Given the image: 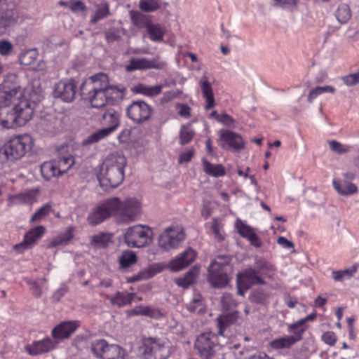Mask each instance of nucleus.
Here are the masks:
<instances>
[{"instance_id": "4c0bfd02", "label": "nucleus", "mask_w": 359, "mask_h": 359, "mask_svg": "<svg viewBox=\"0 0 359 359\" xmlns=\"http://www.w3.org/2000/svg\"><path fill=\"white\" fill-rule=\"evenodd\" d=\"M302 320H299L294 323L290 324L287 327L288 332L292 334V335H289V337L294 338L295 343L302 339L303 334L306 330V327L305 325L302 324Z\"/></svg>"}, {"instance_id": "79ce46f5", "label": "nucleus", "mask_w": 359, "mask_h": 359, "mask_svg": "<svg viewBox=\"0 0 359 359\" xmlns=\"http://www.w3.org/2000/svg\"><path fill=\"white\" fill-rule=\"evenodd\" d=\"M336 18L341 24L346 23L351 17L349 6L346 4H340L336 11Z\"/></svg>"}, {"instance_id": "9b49d317", "label": "nucleus", "mask_w": 359, "mask_h": 359, "mask_svg": "<svg viewBox=\"0 0 359 359\" xmlns=\"http://www.w3.org/2000/svg\"><path fill=\"white\" fill-rule=\"evenodd\" d=\"M264 283V278L259 274V271L255 267L246 268L237 276L238 293L240 295H243L244 294L242 289L248 290L251 285H263Z\"/></svg>"}, {"instance_id": "f8f14e48", "label": "nucleus", "mask_w": 359, "mask_h": 359, "mask_svg": "<svg viewBox=\"0 0 359 359\" xmlns=\"http://www.w3.org/2000/svg\"><path fill=\"white\" fill-rule=\"evenodd\" d=\"M219 146L226 150L240 151L245 147V142L241 135L229 130L222 129L218 133Z\"/></svg>"}, {"instance_id": "c03bdc74", "label": "nucleus", "mask_w": 359, "mask_h": 359, "mask_svg": "<svg viewBox=\"0 0 359 359\" xmlns=\"http://www.w3.org/2000/svg\"><path fill=\"white\" fill-rule=\"evenodd\" d=\"M133 313L137 316H144L151 318H158L160 311L154 308L147 306H140L132 311Z\"/></svg>"}, {"instance_id": "bf43d9fd", "label": "nucleus", "mask_w": 359, "mask_h": 359, "mask_svg": "<svg viewBox=\"0 0 359 359\" xmlns=\"http://www.w3.org/2000/svg\"><path fill=\"white\" fill-rule=\"evenodd\" d=\"M266 294L263 291L255 290L252 293L250 299L254 302L262 303L266 299Z\"/></svg>"}, {"instance_id": "8fccbe9b", "label": "nucleus", "mask_w": 359, "mask_h": 359, "mask_svg": "<svg viewBox=\"0 0 359 359\" xmlns=\"http://www.w3.org/2000/svg\"><path fill=\"white\" fill-rule=\"evenodd\" d=\"M194 137V132L189 126H183L180 130V142L181 144L189 143Z\"/></svg>"}, {"instance_id": "a211bd4d", "label": "nucleus", "mask_w": 359, "mask_h": 359, "mask_svg": "<svg viewBox=\"0 0 359 359\" xmlns=\"http://www.w3.org/2000/svg\"><path fill=\"white\" fill-rule=\"evenodd\" d=\"M57 343L49 337L34 341L26 346V351L31 355L47 353L56 346Z\"/></svg>"}, {"instance_id": "473e14b6", "label": "nucleus", "mask_w": 359, "mask_h": 359, "mask_svg": "<svg viewBox=\"0 0 359 359\" xmlns=\"http://www.w3.org/2000/svg\"><path fill=\"white\" fill-rule=\"evenodd\" d=\"M295 344L294 338L289 337V335H284L271 341L269 346L273 349L280 350L290 348Z\"/></svg>"}, {"instance_id": "58836bf2", "label": "nucleus", "mask_w": 359, "mask_h": 359, "mask_svg": "<svg viewBox=\"0 0 359 359\" xmlns=\"http://www.w3.org/2000/svg\"><path fill=\"white\" fill-rule=\"evenodd\" d=\"M111 233L100 232L91 237L90 243L95 248H106L111 242Z\"/></svg>"}, {"instance_id": "6ab92c4d", "label": "nucleus", "mask_w": 359, "mask_h": 359, "mask_svg": "<svg viewBox=\"0 0 359 359\" xmlns=\"http://www.w3.org/2000/svg\"><path fill=\"white\" fill-rule=\"evenodd\" d=\"M236 227L238 233L242 237L246 238L252 245L255 248L262 247V242L260 238L254 231L252 227L243 222L241 219L236 220Z\"/></svg>"}, {"instance_id": "4be33fe9", "label": "nucleus", "mask_w": 359, "mask_h": 359, "mask_svg": "<svg viewBox=\"0 0 359 359\" xmlns=\"http://www.w3.org/2000/svg\"><path fill=\"white\" fill-rule=\"evenodd\" d=\"M39 195V190L29 189L18 194L13 195L8 198V205L32 204L36 201Z\"/></svg>"}, {"instance_id": "e2e57ef3", "label": "nucleus", "mask_w": 359, "mask_h": 359, "mask_svg": "<svg viewBox=\"0 0 359 359\" xmlns=\"http://www.w3.org/2000/svg\"><path fill=\"white\" fill-rule=\"evenodd\" d=\"M194 156V151L191 150L187 151L182 153L179 157V163L189 162Z\"/></svg>"}, {"instance_id": "4d7b16f0", "label": "nucleus", "mask_w": 359, "mask_h": 359, "mask_svg": "<svg viewBox=\"0 0 359 359\" xmlns=\"http://www.w3.org/2000/svg\"><path fill=\"white\" fill-rule=\"evenodd\" d=\"M322 340L329 346H334L337 341V336L334 332L327 331L323 334Z\"/></svg>"}, {"instance_id": "423d86ee", "label": "nucleus", "mask_w": 359, "mask_h": 359, "mask_svg": "<svg viewBox=\"0 0 359 359\" xmlns=\"http://www.w3.org/2000/svg\"><path fill=\"white\" fill-rule=\"evenodd\" d=\"M32 146L29 135H22L11 139L0 149V160L14 161L25 156Z\"/></svg>"}, {"instance_id": "680f3d73", "label": "nucleus", "mask_w": 359, "mask_h": 359, "mask_svg": "<svg viewBox=\"0 0 359 359\" xmlns=\"http://www.w3.org/2000/svg\"><path fill=\"white\" fill-rule=\"evenodd\" d=\"M218 121L228 127H230L235 123V120L227 114H220L218 117Z\"/></svg>"}, {"instance_id": "a18cd8bd", "label": "nucleus", "mask_w": 359, "mask_h": 359, "mask_svg": "<svg viewBox=\"0 0 359 359\" xmlns=\"http://www.w3.org/2000/svg\"><path fill=\"white\" fill-rule=\"evenodd\" d=\"M52 210L51 205L49 203H46L32 216L30 223L39 222L45 217L48 216Z\"/></svg>"}, {"instance_id": "393cba45", "label": "nucleus", "mask_w": 359, "mask_h": 359, "mask_svg": "<svg viewBox=\"0 0 359 359\" xmlns=\"http://www.w3.org/2000/svg\"><path fill=\"white\" fill-rule=\"evenodd\" d=\"M162 85L148 86L144 83H137L131 88V91L135 94H141L148 97H154L161 93Z\"/></svg>"}, {"instance_id": "2f4dec72", "label": "nucleus", "mask_w": 359, "mask_h": 359, "mask_svg": "<svg viewBox=\"0 0 359 359\" xmlns=\"http://www.w3.org/2000/svg\"><path fill=\"white\" fill-rule=\"evenodd\" d=\"M199 273V269L194 267L187 271L184 276L175 279V283L183 288L189 287L193 284Z\"/></svg>"}, {"instance_id": "774afa93", "label": "nucleus", "mask_w": 359, "mask_h": 359, "mask_svg": "<svg viewBox=\"0 0 359 359\" xmlns=\"http://www.w3.org/2000/svg\"><path fill=\"white\" fill-rule=\"evenodd\" d=\"M248 359H273L268 355L265 352L257 351L251 355Z\"/></svg>"}, {"instance_id": "0e129e2a", "label": "nucleus", "mask_w": 359, "mask_h": 359, "mask_svg": "<svg viewBox=\"0 0 359 359\" xmlns=\"http://www.w3.org/2000/svg\"><path fill=\"white\" fill-rule=\"evenodd\" d=\"M277 243L285 249H290L294 248V244L283 236H279Z\"/></svg>"}, {"instance_id": "4468645a", "label": "nucleus", "mask_w": 359, "mask_h": 359, "mask_svg": "<svg viewBox=\"0 0 359 359\" xmlns=\"http://www.w3.org/2000/svg\"><path fill=\"white\" fill-rule=\"evenodd\" d=\"M165 66V62L158 60V58L149 60L145 57H132L126 66V70L130 72L150 69H162Z\"/></svg>"}, {"instance_id": "3c124183", "label": "nucleus", "mask_w": 359, "mask_h": 359, "mask_svg": "<svg viewBox=\"0 0 359 359\" xmlns=\"http://www.w3.org/2000/svg\"><path fill=\"white\" fill-rule=\"evenodd\" d=\"M297 0H274V6L283 9L293 11L297 6Z\"/></svg>"}, {"instance_id": "39448f33", "label": "nucleus", "mask_w": 359, "mask_h": 359, "mask_svg": "<svg viewBox=\"0 0 359 359\" xmlns=\"http://www.w3.org/2000/svg\"><path fill=\"white\" fill-rule=\"evenodd\" d=\"M126 163V158L121 154L113 153L108 155L97 175L100 186L107 189L121 184L124 179V168Z\"/></svg>"}, {"instance_id": "f257e3e1", "label": "nucleus", "mask_w": 359, "mask_h": 359, "mask_svg": "<svg viewBox=\"0 0 359 359\" xmlns=\"http://www.w3.org/2000/svg\"><path fill=\"white\" fill-rule=\"evenodd\" d=\"M35 103L27 98L23 90L13 86L0 93V125L13 128L27 123L34 114Z\"/></svg>"}, {"instance_id": "e433bc0d", "label": "nucleus", "mask_w": 359, "mask_h": 359, "mask_svg": "<svg viewBox=\"0 0 359 359\" xmlns=\"http://www.w3.org/2000/svg\"><path fill=\"white\" fill-rule=\"evenodd\" d=\"M149 38L154 42H160L163 40L165 30L159 25L148 23L146 26Z\"/></svg>"}, {"instance_id": "9d476101", "label": "nucleus", "mask_w": 359, "mask_h": 359, "mask_svg": "<svg viewBox=\"0 0 359 359\" xmlns=\"http://www.w3.org/2000/svg\"><path fill=\"white\" fill-rule=\"evenodd\" d=\"M152 113V107L142 100L133 101L126 108L127 117L136 124L148 121Z\"/></svg>"}, {"instance_id": "72a5a7b5", "label": "nucleus", "mask_w": 359, "mask_h": 359, "mask_svg": "<svg viewBox=\"0 0 359 359\" xmlns=\"http://www.w3.org/2000/svg\"><path fill=\"white\" fill-rule=\"evenodd\" d=\"M110 346L111 344L104 339H95L91 344V351L97 358L104 359Z\"/></svg>"}, {"instance_id": "f03ea898", "label": "nucleus", "mask_w": 359, "mask_h": 359, "mask_svg": "<svg viewBox=\"0 0 359 359\" xmlns=\"http://www.w3.org/2000/svg\"><path fill=\"white\" fill-rule=\"evenodd\" d=\"M141 210L140 201L135 198L121 201L117 197H112L97 205L88 215L87 221L93 226L101 224L111 216L124 222L133 221L140 214Z\"/></svg>"}, {"instance_id": "c9c22d12", "label": "nucleus", "mask_w": 359, "mask_h": 359, "mask_svg": "<svg viewBox=\"0 0 359 359\" xmlns=\"http://www.w3.org/2000/svg\"><path fill=\"white\" fill-rule=\"evenodd\" d=\"M110 14L109 4L106 1H102L96 6L95 13L93 15L90 23L96 24L98 21L106 18Z\"/></svg>"}, {"instance_id": "69168bd1", "label": "nucleus", "mask_w": 359, "mask_h": 359, "mask_svg": "<svg viewBox=\"0 0 359 359\" xmlns=\"http://www.w3.org/2000/svg\"><path fill=\"white\" fill-rule=\"evenodd\" d=\"M73 227L69 226L67 228L66 231L60 235L62 238H63V241H65V244H67L74 237L73 234Z\"/></svg>"}, {"instance_id": "338daca9", "label": "nucleus", "mask_w": 359, "mask_h": 359, "mask_svg": "<svg viewBox=\"0 0 359 359\" xmlns=\"http://www.w3.org/2000/svg\"><path fill=\"white\" fill-rule=\"evenodd\" d=\"M211 229L215 235V236L219 241H222L224 239V237L220 233V231H219V224L217 223V221H215L212 226H211Z\"/></svg>"}, {"instance_id": "c756f323", "label": "nucleus", "mask_w": 359, "mask_h": 359, "mask_svg": "<svg viewBox=\"0 0 359 359\" xmlns=\"http://www.w3.org/2000/svg\"><path fill=\"white\" fill-rule=\"evenodd\" d=\"M204 172L212 177H219L226 175L224 167L222 164H212L206 159L202 160Z\"/></svg>"}, {"instance_id": "aec40b11", "label": "nucleus", "mask_w": 359, "mask_h": 359, "mask_svg": "<svg viewBox=\"0 0 359 359\" xmlns=\"http://www.w3.org/2000/svg\"><path fill=\"white\" fill-rule=\"evenodd\" d=\"M3 0H0V35L5 34L8 29L15 25L18 20V13L12 9L1 12Z\"/></svg>"}, {"instance_id": "a878e982", "label": "nucleus", "mask_w": 359, "mask_h": 359, "mask_svg": "<svg viewBox=\"0 0 359 359\" xmlns=\"http://www.w3.org/2000/svg\"><path fill=\"white\" fill-rule=\"evenodd\" d=\"M255 267L262 277L271 278L276 271V267L262 257L255 259Z\"/></svg>"}, {"instance_id": "c85d7f7f", "label": "nucleus", "mask_w": 359, "mask_h": 359, "mask_svg": "<svg viewBox=\"0 0 359 359\" xmlns=\"http://www.w3.org/2000/svg\"><path fill=\"white\" fill-rule=\"evenodd\" d=\"M134 297V293L117 292L109 300L112 305L120 308L130 304Z\"/></svg>"}, {"instance_id": "052dcab7", "label": "nucleus", "mask_w": 359, "mask_h": 359, "mask_svg": "<svg viewBox=\"0 0 359 359\" xmlns=\"http://www.w3.org/2000/svg\"><path fill=\"white\" fill-rule=\"evenodd\" d=\"M178 109V114L184 118H189L191 116V108L186 104H177Z\"/></svg>"}, {"instance_id": "09e8293b", "label": "nucleus", "mask_w": 359, "mask_h": 359, "mask_svg": "<svg viewBox=\"0 0 359 359\" xmlns=\"http://www.w3.org/2000/svg\"><path fill=\"white\" fill-rule=\"evenodd\" d=\"M162 269L160 266H152L149 267L146 271L140 273L137 276L133 277L134 280H140L141 279H148L154 277L156 274L160 273Z\"/></svg>"}, {"instance_id": "6e6d98bb", "label": "nucleus", "mask_w": 359, "mask_h": 359, "mask_svg": "<svg viewBox=\"0 0 359 359\" xmlns=\"http://www.w3.org/2000/svg\"><path fill=\"white\" fill-rule=\"evenodd\" d=\"M221 303L224 309H231L235 305V302L233 296L229 293H225L221 298Z\"/></svg>"}, {"instance_id": "412c9836", "label": "nucleus", "mask_w": 359, "mask_h": 359, "mask_svg": "<svg viewBox=\"0 0 359 359\" xmlns=\"http://www.w3.org/2000/svg\"><path fill=\"white\" fill-rule=\"evenodd\" d=\"M45 233V228L43 226H37L32 228L24 236L23 241L20 244H17L15 248L18 250H26L32 248L36 241L40 238Z\"/></svg>"}, {"instance_id": "864d4df0", "label": "nucleus", "mask_w": 359, "mask_h": 359, "mask_svg": "<svg viewBox=\"0 0 359 359\" xmlns=\"http://www.w3.org/2000/svg\"><path fill=\"white\" fill-rule=\"evenodd\" d=\"M13 48V44L6 39L0 41V55L3 56L8 55Z\"/></svg>"}, {"instance_id": "6e6552de", "label": "nucleus", "mask_w": 359, "mask_h": 359, "mask_svg": "<svg viewBox=\"0 0 359 359\" xmlns=\"http://www.w3.org/2000/svg\"><path fill=\"white\" fill-rule=\"evenodd\" d=\"M153 231L144 225H135L127 229L124 239L130 248H143L148 245L152 240Z\"/></svg>"}, {"instance_id": "20e7f679", "label": "nucleus", "mask_w": 359, "mask_h": 359, "mask_svg": "<svg viewBox=\"0 0 359 359\" xmlns=\"http://www.w3.org/2000/svg\"><path fill=\"white\" fill-rule=\"evenodd\" d=\"M111 86L104 73L95 74L86 79L81 86V95L94 108H101L107 102V94Z\"/></svg>"}, {"instance_id": "0eeeda50", "label": "nucleus", "mask_w": 359, "mask_h": 359, "mask_svg": "<svg viewBox=\"0 0 359 359\" xmlns=\"http://www.w3.org/2000/svg\"><path fill=\"white\" fill-rule=\"evenodd\" d=\"M186 238L184 229L179 225L165 228L159 235L158 245L164 251L177 249Z\"/></svg>"}, {"instance_id": "1a4fd4ad", "label": "nucleus", "mask_w": 359, "mask_h": 359, "mask_svg": "<svg viewBox=\"0 0 359 359\" xmlns=\"http://www.w3.org/2000/svg\"><path fill=\"white\" fill-rule=\"evenodd\" d=\"M143 349V354L146 359H167L170 355V349L167 343L156 337L144 339Z\"/></svg>"}, {"instance_id": "a19ab883", "label": "nucleus", "mask_w": 359, "mask_h": 359, "mask_svg": "<svg viewBox=\"0 0 359 359\" xmlns=\"http://www.w3.org/2000/svg\"><path fill=\"white\" fill-rule=\"evenodd\" d=\"M121 268H128L137 262V256L133 251L127 250L122 253L118 258Z\"/></svg>"}, {"instance_id": "13d9d810", "label": "nucleus", "mask_w": 359, "mask_h": 359, "mask_svg": "<svg viewBox=\"0 0 359 359\" xmlns=\"http://www.w3.org/2000/svg\"><path fill=\"white\" fill-rule=\"evenodd\" d=\"M202 306V299L200 297L194 298L190 302L187 304L186 308L190 312H194Z\"/></svg>"}, {"instance_id": "7c9ffc66", "label": "nucleus", "mask_w": 359, "mask_h": 359, "mask_svg": "<svg viewBox=\"0 0 359 359\" xmlns=\"http://www.w3.org/2000/svg\"><path fill=\"white\" fill-rule=\"evenodd\" d=\"M41 172L43 177L47 180L61 175L54 159L42 163L41 165Z\"/></svg>"}, {"instance_id": "5701e85b", "label": "nucleus", "mask_w": 359, "mask_h": 359, "mask_svg": "<svg viewBox=\"0 0 359 359\" xmlns=\"http://www.w3.org/2000/svg\"><path fill=\"white\" fill-rule=\"evenodd\" d=\"M199 85L201 88L202 95L205 100V105L204 108L205 110H209L214 107L215 104L211 83L209 82L208 77L206 76H203L201 78Z\"/></svg>"}, {"instance_id": "37998d69", "label": "nucleus", "mask_w": 359, "mask_h": 359, "mask_svg": "<svg viewBox=\"0 0 359 359\" xmlns=\"http://www.w3.org/2000/svg\"><path fill=\"white\" fill-rule=\"evenodd\" d=\"M126 352L123 348L117 344H111L107 349L104 359H125Z\"/></svg>"}, {"instance_id": "de8ad7c7", "label": "nucleus", "mask_w": 359, "mask_h": 359, "mask_svg": "<svg viewBox=\"0 0 359 359\" xmlns=\"http://www.w3.org/2000/svg\"><path fill=\"white\" fill-rule=\"evenodd\" d=\"M139 7L142 11L150 13L158 9L160 4L158 0H140Z\"/></svg>"}, {"instance_id": "ea45409f", "label": "nucleus", "mask_w": 359, "mask_h": 359, "mask_svg": "<svg viewBox=\"0 0 359 359\" xmlns=\"http://www.w3.org/2000/svg\"><path fill=\"white\" fill-rule=\"evenodd\" d=\"M110 130H107L104 128L100 129L95 133H93L90 135H88L86 139H84L82 142L83 145H88L98 142L101 140L105 138L108 135H109Z\"/></svg>"}, {"instance_id": "f3484780", "label": "nucleus", "mask_w": 359, "mask_h": 359, "mask_svg": "<svg viewBox=\"0 0 359 359\" xmlns=\"http://www.w3.org/2000/svg\"><path fill=\"white\" fill-rule=\"evenodd\" d=\"M79 326V320L63 321L53 329L51 334L54 339L62 340L69 338Z\"/></svg>"}, {"instance_id": "5fc2aeb1", "label": "nucleus", "mask_w": 359, "mask_h": 359, "mask_svg": "<svg viewBox=\"0 0 359 359\" xmlns=\"http://www.w3.org/2000/svg\"><path fill=\"white\" fill-rule=\"evenodd\" d=\"M342 80L348 86H352L359 83V70L353 74H350L342 78Z\"/></svg>"}, {"instance_id": "cd10ccee", "label": "nucleus", "mask_w": 359, "mask_h": 359, "mask_svg": "<svg viewBox=\"0 0 359 359\" xmlns=\"http://www.w3.org/2000/svg\"><path fill=\"white\" fill-rule=\"evenodd\" d=\"M332 184L334 189L342 196L351 195L358 192L357 186L347 180L339 182L333 180Z\"/></svg>"}, {"instance_id": "2eb2a0df", "label": "nucleus", "mask_w": 359, "mask_h": 359, "mask_svg": "<svg viewBox=\"0 0 359 359\" xmlns=\"http://www.w3.org/2000/svg\"><path fill=\"white\" fill-rule=\"evenodd\" d=\"M76 93V85L72 79L62 80L58 82L54 88L53 95L55 97L60 98L66 102H71L75 97Z\"/></svg>"}, {"instance_id": "b1692460", "label": "nucleus", "mask_w": 359, "mask_h": 359, "mask_svg": "<svg viewBox=\"0 0 359 359\" xmlns=\"http://www.w3.org/2000/svg\"><path fill=\"white\" fill-rule=\"evenodd\" d=\"M102 123L108 126L104 128L110 130L111 134L119 125V114L113 108L107 109L102 115Z\"/></svg>"}, {"instance_id": "7ed1b4c3", "label": "nucleus", "mask_w": 359, "mask_h": 359, "mask_svg": "<svg viewBox=\"0 0 359 359\" xmlns=\"http://www.w3.org/2000/svg\"><path fill=\"white\" fill-rule=\"evenodd\" d=\"M238 318L236 313L222 315L217 318V334L208 332L201 334L195 342V348L198 350L202 359H214L219 348L222 341L219 338L228 337L226 330L233 324Z\"/></svg>"}, {"instance_id": "dca6fc26", "label": "nucleus", "mask_w": 359, "mask_h": 359, "mask_svg": "<svg viewBox=\"0 0 359 359\" xmlns=\"http://www.w3.org/2000/svg\"><path fill=\"white\" fill-rule=\"evenodd\" d=\"M196 257L195 250L189 248L170 261L168 269L173 272L183 270L193 263Z\"/></svg>"}, {"instance_id": "f704fd0d", "label": "nucleus", "mask_w": 359, "mask_h": 359, "mask_svg": "<svg viewBox=\"0 0 359 359\" xmlns=\"http://www.w3.org/2000/svg\"><path fill=\"white\" fill-rule=\"evenodd\" d=\"M357 270V266L352 265L344 270L333 271L332 272V277L336 282H343L351 279L355 274Z\"/></svg>"}, {"instance_id": "49530a36", "label": "nucleus", "mask_w": 359, "mask_h": 359, "mask_svg": "<svg viewBox=\"0 0 359 359\" xmlns=\"http://www.w3.org/2000/svg\"><path fill=\"white\" fill-rule=\"evenodd\" d=\"M37 58V52L35 49H30L21 54L19 60L21 65L28 66L33 64Z\"/></svg>"}, {"instance_id": "bb28decb", "label": "nucleus", "mask_w": 359, "mask_h": 359, "mask_svg": "<svg viewBox=\"0 0 359 359\" xmlns=\"http://www.w3.org/2000/svg\"><path fill=\"white\" fill-rule=\"evenodd\" d=\"M55 161L61 175L67 172L74 164L75 161L72 155L69 154L59 153V155L55 158Z\"/></svg>"}, {"instance_id": "ddd939ff", "label": "nucleus", "mask_w": 359, "mask_h": 359, "mask_svg": "<svg viewBox=\"0 0 359 359\" xmlns=\"http://www.w3.org/2000/svg\"><path fill=\"white\" fill-rule=\"evenodd\" d=\"M225 266L217 262H212L208 267V281L214 287H223L229 282Z\"/></svg>"}, {"instance_id": "603ef678", "label": "nucleus", "mask_w": 359, "mask_h": 359, "mask_svg": "<svg viewBox=\"0 0 359 359\" xmlns=\"http://www.w3.org/2000/svg\"><path fill=\"white\" fill-rule=\"evenodd\" d=\"M329 145L332 151H336L337 153L340 154L346 153L350 150L349 147L344 146L341 144L340 142L335 140L330 141Z\"/></svg>"}]
</instances>
